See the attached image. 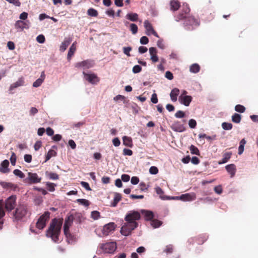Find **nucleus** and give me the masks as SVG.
Wrapping results in <instances>:
<instances>
[{
    "label": "nucleus",
    "instance_id": "1",
    "mask_svg": "<svg viewBox=\"0 0 258 258\" xmlns=\"http://www.w3.org/2000/svg\"><path fill=\"white\" fill-rule=\"evenodd\" d=\"M190 9L188 4L184 3L179 13L175 17V21L179 22L184 20L183 26L185 29L192 30L195 27L199 26L200 21L192 16H189Z\"/></svg>",
    "mask_w": 258,
    "mask_h": 258
},
{
    "label": "nucleus",
    "instance_id": "2",
    "mask_svg": "<svg viewBox=\"0 0 258 258\" xmlns=\"http://www.w3.org/2000/svg\"><path fill=\"white\" fill-rule=\"evenodd\" d=\"M141 218L140 213L136 211H130L124 218L126 223L123 225L120 230L121 233L124 236L129 235L132 231L138 226L137 222Z\"/></svg>",
    "mask_w": 258,
    "mask_h": 258
},
{
    "label": "nucleus",
    "instance_id": "3",
    "mask_svg": "<svg viewBox=\"0 0 258 258\" xmlns=\"http://www.w3.org/2000/svg\"><path fill=\"white\" fill-rule=\"evenodd\" d=\"M62 224V219L54 218L52 220L49 228L46 231V236L50 237L55 242L59 241V236Z\"/></svg>",
    "mask_w": 258,
    "mask_h": 258
},
{
    "label": "nucleus",
    "instance_id": "4",
    "mask_svg": "<svg viewBox=\"0 0 258 258\" xmlns=\"http://www.w3.org/2000/svg\"><path fill=\"white\" fill-rule=\"evenodd\" d=\"M29 213L28 206L23 203H19L11 213V217L13 222H18L22 220Z\"/></svg>",
    "mask_w": 258,
    "mask_h": 258
},
{
    "label": "nucleus",
    "instance_id": "5",
    "mask_svg": "<svg viewBox=\"0 0 258 258\" xmlns=\"http://www.w3.org/2000/svg\"><path fill=\"white\" fill-rule=\"evenodd\" d=\"M17 196L16 195H12L8 198L5 203V208L7 211L12 212L15 208L17 206L16 205Z\"/></svg>",
    "mask_w": 258,
    "mask_h": 258
},
{
    "label": "nucleus",
    "instance_id": "6",
    "mask_svg": "<svg viewBox=\"0 0 258 258\" xmlns=\"http://www.w3.org/2000/svg\"><path fill=\"white\" fill-rule=\"evenodd\" d=\"M50 213L48 211L45 212L38 219L36 224V227L40 229H43L46 226V223L50 218Z\"/></svg>",
    "mask_w": 258,
    "mask_h": 258
},
{
    "label": "nucleus",
    "instance_id": "7",
    "mask_svg": "<svg viewBox=\"0 0 258 258\" xmlns=\"http://www.w3.org/2000/svg\"><path fill=\"white\" fill-rule=\"evenodd\" d=\"M100 248L105 253H112L116 249L115 242H109L100 245Z\"/></svg>",
    "mask_w": 258,
    "mask_h": 258
},
{
    "label": "nucleus",
    "instance_id": "8",
    "mask_svg": "<svg viewBox=\"0 0 258 258\" xmlns=\"http://www.w3.org/2000/svg\"><path fill=\"white\" fill-rule=\"evenodd\" d=\"M41 178L39 177L35 173L28 172V177L26 178L24 181L29 184L37 183L40 182Z\"/></svg>",
    "mask_w": 258,
    "mask_h": 258
},
{
    "label": "nucleus",
    "instance_id": "9",
    "mask_svg": "<svg viewBox=\"0 0 258 258\" xmlns=\"http://www.w3.org/2000/svg\"><path fill=\"white\" fill-rule=\"evenodd\" d=\"M94 66L93 60L87 59L75 64V67L77 68H83L84 70L92 68Z\"/></svg>",
    "mask_w": 258,
    "mask_h": 258
},
{
    "label": "nucleus",
    "instance_id": "10",
    "mask_svg": "<svg viewBox=\"0 0 258 258\" xmlns=\"http://www.w3.org/2000/svg\"><path fill=\"white\" fill-rule=\"evenodd\" d=\"M144 24L146 30L147 35H150L151 34H153L155 37H159L157 33L154 30L152 24L149 22L148 20L145 21Z\"/></svg>",
    "mask_w": 258,
    "mask_h": 258
},
{
    "label": "nucleus",
    "instance_id": "11",
    "mask_svg": "<svg viewBox=\"0 0 258 258\" xmlns=\"http://www.w3.org/2000/svg\"><path fill=\"white\" fill-rule=\"evenodd\" d=\"M83 74L85 79L91 84H95L99 81V79L95 74H89L84 72H83Z\"/></svg>",
    "mask_w": 258,
    "mask_h": 258
},
{
    "label": "nucleus",
    "instance_id": "12",
    "mask_svg": "<svg viewBox=\"0 0 258 258\" xmlns=\"http://www.w3.org/2000/svg\"><path fill=\"white\" fill-rule=\"evenodd\" d=\"M74 219V217L73 215H71L68 216L65 219V222L63 226V232L64 235H68V231H69L70 227L71 226L73 223Z\"/></svg>",
    "mask_w": 258,
    "mask_h": 258
},
{
    "label": "nucleus",
    "instance_id": "13",
    "mask_svg": "<svg viewBox=\"0 0 258 258\" xmlns=\"http://www.w3.org/2000/svg\"><path fill=\"white\" fill-rule=\"evenodd\" d=\"M115 228V225L114 223H109L104 226L102 231L104 235H108L110 232L114 230Z\"/></svg>",
    "mask_w": 258,
    "mask_h": 258
},
{
    "label": "nucleus",
    "instance_id": "14",
    "mask_svg": "<svg viewBox=\"0 0 258 258\" xmlns=\"http://www.w3.org/2000/svg\"><path fill=\"white\" fill-rule=\"evenodd\" d=\"M192 97L191 96H183L180 95L179 97V101L181 104H183L186 106H188L190 103L191 102Z\"/></svg>",
    "mask_w": 258,
    "mask_h": 258
},
{
    "label": "nucleus",
    "instance_id": "15",
    "mask_svg": "<svg viewBox=\"0 0 258 258\" xmlns=\"http://www.w3.org/2000/svg\"><path fill=\"white\" fill-rule=\"evenodd\" d=\"M150 54L151 55V60L153 62H156L158 61V57L157 55V50L155 47H150L149 49Z\"/></svg>",
    "mask_w": 258,
    "mask_h": 258
},
{
    "label": "nucleus",
    "instance_id": "16",
    "mask_svg": "<svg viewBox=\"0 0 258 258\" xmlns=\"http://www.w3.org/2000/svg\"><path fill=\"white\" fill-rule=\"evenodd\" d=\"M72 41V38L71 37H66L63 41L61 43L60 46V50L62 52L64 51Z\"/></svg>",
    "mask_w": 258,
    "mask_h": 258
},
{
    "label": "nucleus",
    "instance_id": "17",
    "mask_svg": "<svg viewBox=\"0 0 258 258\" xmlns=\"http://www.w3.org/2000/svg\"><path fill=\"white\" fill-rule=\"evenodd\" d=\"M170 10L176 11L179 9L180 7V3L177 0H171L170 2Z\"/></svg>",
    "mask_w": 258,
    "mask_h": 258
},
{
    "label": "nucleus",
    "instance_id": "18",
    "mask_svg": "<svg viewBox=\"0 0 258 258\" xmlns=\"http://www.w3.org/2000/svg\"><path fill=\"white\" fill-rule=\"evenodd\" d=\"M227 171L231 175V177H233L236 172V166L234 164H229L225 167Z\"/></svg>",
    "mask_w": 258,
    "mask_h": 258
},
{
    "label": "nucleus",
    "instance_id": "19",
    "mask_svg": "<svg viewBox=\"0 0 258 258\" xmlns=\"http://www.w3.org/2000/svg\"><path fill=\"white\" fill-rule=\"evenodd\" d=\"M24 84V81L23 78H20L15 83L12 84L10 87V91H12L15 88L18 87L23 86Z\"/></svg>",
    "mask_w": 258,
    "mask_h": 258
},
{
    "label": "nucleus",
    "instance_id": "20",
    "mask_svg": "<svg viewBox=\"0 0 258 258\" xmlns=\"http://www.w3.org/2000/svg\"><path fill=\"white\" fill-rule=\"evenodd\" d=\"M9 165V162L8 160H4L1 163L2 167L0 168V171L3 173H8L10 171L8 166Z\"/></svg>",
    "mask_w": 258,
    "mask_h": 258
},
{
    "label": "nucleus",
    "instance_id": "21",
    "mask_svg": "<svg viewBox=\"0 0 258 258\" xmlns=\"http://www.w3.org/2000/svg\"><path fill=\"white\" fill-rule=\"evenodd\" d=\"M179 90L177 88H175L171 90L170 96L172 101L175 102L177 100V97L179 94Z\"/></svg>",
    "mask_w": 258,
    "mask_h": 258
},
{
    "label": "nucleus",
    "instance_id": "22",
    "mask_svg": "<svg viewBox=\"0 0 258 258\" xmlns=\"http://www.w3.org/2000/svg\"><path fill=\"white\" fill-rule=\"evenodd\" d=\"M121 195L119 193H114V197L113 202L111 203L110 206L115 207L118 203L121 200Z\"/></svg>",
    "mask_w": 258,
    "mask_h": 258
},
{
    "label": "nucleus",
    "instance_id": "23",
    "mask_svg": "<svg viewBox=\"0 0 258 258\" xmlns=\"http://www.w3.org/2000/svg\"><path fill=\"white\" fill-rule=\"evenodd\" d=\"M76 42H74L70 47L67 56V58L70 60L76 50Z\"/></svg>",
    "mask_w": 258,
    "mask_h": 258
},
{
    "label": "nucleus",
    "instance_id": "24",
    "mask_svg": "<svg viewBox=\"0 0 258 258\" xmlns=\"http://www.w3.org/2000/svg\"><path fill=\"white\" fill-rule=\"evenodd\" d=\"M142 213L144 214L145 219L147 221H151L154 217V214L152 212L146 210H142Z\"/></svg>",
    "mask_w": 258,
    "mask_h": 258
},
{
    "label": "nucleus",
    "instance_id": "25",
    "mask_svg": "<svg viewBox=\"0 0 258 258\" xmlns=\"http://www.w3.org/2000/svg\"><path fill=\"white\" fill-rule=\"evenodd\" d=\"M180 199L183 201H192L196 199V196L195 194L190 195L189 194H186L182 195L180 196Z\"/></svg>",
    "mask_w": 258,
    "mask_h": 258
},
{
    "label": "nucleus",
    "instance_id": "26",
    "mask_svg": "<svg viewBox=\"0 0 258 258\" xmlns=\"http://www.w3.org/2000/svg\"><path fill=\"white\" fill-rule=\"evenodd\" d=\"M232 155L231 152H226L223 154V158L221 161H219L218 163L219 164H222L226 163L229 159L231 158Z\"/></svg>",
    "mask_w": 258,
    "mask_h": 258
},
{
    "label": "nucleus",
    "instance_id": "27",
    "mask_svg": "<svg viewBox=\"0 0 258 258\" xmlns=\"http://www.w3.org/2000/svg\"><path fill=\"white\" fill-rule=\"evenodd\" d=\"M123 140V144L127 147H132L133 146V142L132 139L131 137L124 136L122 138Z\"/></svg>",
    "mask_w": 258,
    "mask_h": 258
},
{
    "label": "nucleus",
    "instance_id": "28",
    "mask_svg": "<svg viewBox=\"0 0 258 258\" xmlns=\"http://www.w3.org/2000/svg\"><path fill=\"white\" fill-rule=\"evenodd\" d=\"M126 18L133 22H136L138 20V15L137 13H128L126 15Z\"/></svg>",
    "mask_w": 258,
    "mask_h": 258
},
{
    "label": "nucleus",
    "instance_id": "29",
    "mask_svg": "<svg viewBox=\"0 0 258 258\" xmlns=\"http://www.w3.org/2000/svg\"><path fill=\"white\" fill-rule=\"evenodd\" d=\"M173 126L172 128L176 132H182L185 130L184 126L182 124H179L178 122L175 123Z\"/></svg>",
    "mask_w": 258,
    "mask_h": 258
},
{
    "label": "nucleus",
    "instance_id": "30",
    "mask_svg": "<svg viewBox=\"0 0 258 258\" xmlns=\"http://www.w3.org/2000/svg\"><path fill=\"white\" fill-rule=\"evenodd\" d=\"M200 70V66L198 63H194L190 66L189 71L192 73H197Z\"/></svg>",
    "mask_w": 258,
    "mask_h": 258
},
{
    "label": "nucleus",
    "instance_id": "31",
    "mask_svg": "<svg viewBox=\"0 0 258 258\" xmlns=\"http://www.w3.org/2000/svg\"><path fill=\"white\" fill-rule=\"evenodd\" d=\"M45 174L50 179L57 180L59 178V175L56 173L46 171Z\"/></svg>",
    "mask_w": 258,
    "mask_h": 258
},
{
    "label": "nucleus",
    "instance_id": "32",
    "mask_svg": "<svg viewBox=\"0 0 258 258\" xmlns=\"http://www.w3.org/2000/svg\"><path fill=\"white\" fill-rule=\"evenodd\" d=\"M232 121L236 123H239L241 120V115L239 114L235 113L231 117Z\"/></svg>",
    "mask_w": 258,
    "mask_h": 258
},
{
    "label": "nucleus",
    "instance_id": "33",
    "mask_svg": "<svg viewBox=\"0 0 258 258\" xmlns=\"http://www.w3.org/2000/svg\"><path fill=\"white\" fill-rule=\"evenodd\" d=\"M56 152L53 150H49L45 157V162L48 161L52 157L56 155Z\"/></svg>",
    "mask_w": 258,
    "mask_h": 258
},
{
    "label": "nucleus",
    "instance_id": "34",
    "mask_svg": "<svg viewBox=\"0 0 258 258\" xmlns=\"http://www.w3.org/2000/svg\"><path fill=\"white\" fill-rule=\"evenodd\" d=\"M246 144V141L244 139H242L239 143V146L238 148V154L241 155L244 151V145Z\"/></svg>",
    "mask_w": 258,
    "mask_h": 258
},
{
    "label": "nucleus",
    "instance_id": "35",
    "mask_svg": "<svg viewBox=\"0 0 258 258\" xmlns=\"http://www.w3.org/2000/svg\"><path fill=\"white\" fill-rule=\"evenodd\" d=\"M25 22L21 20H18L16 22L15 26L16 28H21L22 29H23L24 28H26L25 27Z\"/></svg>",
    "mask_w": 258,
    "mask_h": 258
},
{
    "label": "nucleus",
    "instance_id": "36",
    "mask_svg": "<svg viewBox=\"0 0 258 258\" xmlns=\"http://www.w3.org/2000/svg\"><path fill=\"white\" fill-rule=\"evenodd\" d=\"M78 203L84 205L85 207H88L90 205V202L88 200L84 199H79L77 200Z\"/></svg>",
    "mask_w": 258,
    "mask_h": 258
},
{
    "label": "nucleus",
    "instance_id": "37",
    "mask_svg": "<svg viewBox=\"0 0 258 258\" xmlns=\"http://www.w3.org/2000/svg\"><path fill=\"white\" fill-rule=\"evenodd\" d=\"M87 14L91 17H97L98 15V12L93 9V8H90L87 11Z\"/></svg>",
    "mask_w": 258,
    "mask_h": 258
},
{
    "label": "nucleus",
    "instance_id": "38",
    "mask_svg": "<svg viewBox=\"0 0 258 258\" xmlns=\"http://www.w3.org/2000/svg\"><path fill=\"white\" fill-rule=\"evenodd\" d=\"M190 153L192 154H196L197 155H200V151L197 147L194 145H191L189 147Z\"/></svg>",
    "mask_w": 258,
    "mask_h": 258
},
{
    "label": "nucleus",
    "instance_id": "39",
    "mask_svg": "<svg viewBox=\"0 0 258 258\" xmlns=\"http://www.w3.org/2000/svg\"><path fill=\"white\" fill-rule=\"evenodd\" d=\"M161 224L162 222L157 219H153L151 221V224L154 228L159 227Z\"/></svg>",
    "mask_w": 258,
    "mask_h": 258
},
{
    "label": "nucleus",
    "instance_id": "40",
    "mask_svg": "<svg viewBox=\"0 0 258 258\" xmlns=\"http://www.w3.org/2000/svg\"><path fill=\"white\" fill-rule=\"evenodd\" d=\"M222 127L224 130H230L232 128L233 125L231 123L224 122L222 123Z\"/></svg>",
    "mask_w": 258,
    "mask_h": 258
},
{
    "label": "nucleus",
    "instance_id": "41",
    "mask_svg": "<svg viewBox=\"0 0 258 258\" xmlns=\"http://www.w3.org/2000/svg\"><path fill=\"white\" fill-rule=\"evenodd\" d=\"M235 110L238 112L243 113L245 110V108L244 106L238 104L235 106Z\"/></svg>",
    "mask_w": 258,
    "mask_h": 258
},
{
    "label": "nucleus",
    "instance_id": "42",
    "mask_svg": "<svg viewBox=\"0 0 258 258\" xmlns=\"http://www.w3.org/2000/svg\"><path fill=\"white\" fill-rule=\"evenodd\" d=\"M56 185L53 183H51V182H47L46 183L47 189L49 191H51V192L55 190V187L56 186Z\"/></svg>",
    "mask_w": 258,
    "mask_h": 258
},
{
    "label": "nucleus",
    "instance_id": "43",
    "mask_svg": "<svg viewBox=\"0 0 258 258\" xmlns=\"http://www.w3.org/2000/svg\"><path fill=\"white\" fill-rule=\"evenodd\" d=\"M91 218L94 220H97L100 217V213L97 211H93L91 212Z\"/></svg>",
    "mask_w": 258,
    "mask_h": 258
},
{
    "label": "nucleus",
    "instance_id": "44",
    "mask_svg": "<svg viewBox=\"0 0 258 258\" xmlns=\"http://www.w3.org/2000/svg\"><path fill=\"white\" fill-rule=\"evenodd\" d=\"M13 173L17 176H19L21 178H23L25 177V174L20 170L15 169L13 171Z\"/></svg>",
    "mask_w": 258,
    "mask_h": 258
},
{
    "label": "nucleus",
    "instance_id": "45",
    "mask_svg": "<svg viewBox=\"0 0 258 258\" xmlns=\"http://www.w3.org/2000/svg\"><path fill=\"white\" fill-rule=\"evenodd\" d=\"M138 26L136 24L132 23L130 25V30L133 34H136L138 32Z\"/></svg>",
    "mask_w": 258,
    "mask_h": 258
},
{
    "label": "nucleus",
    "instance_id": "46",
    "mask_svg": "<svg viewBox=\"0 0 258 258\" xmlns=\"http://www.w3.org/2000/svg\"><path fill=\"white\" fill-rule=\"evenodd\" d=\"M17 159V156L15 153L13 152L12 153L11 157L10 158V161L12 165L14 166L16 164Z\"/></svg>",
    "mask_w": 258,
    "mask_h": 258
},
{
    "label": "nucleus",
    "instance_id": "47",
    "mask_svg": "<svg viewBox=\"0 0 258 258\" xmlns=\"http://www.w3.org/2000/svg\"><path fill=\"white\" fill-rule=\"evenodd\" d=\"M43 82L42 79L38 78L33 83V86L34 87H38L42 84Z\"/></svg>",
    "mask_w": 258,
    "mask_h": 258
},
{
    "label": "nucleus",
    "instance_id": "48",
    "mask_svg": "<svg viewBox=\"0 0 258 258\" xmlns=\"http://www.w3.org/2000/svg\"><path fill=\"white\" fill-rule=\"evenodd\" d=\"M132 50V48L131 47H124L123 48V53L127 55L128 56H130L131 54L130 52Z\"/></svg>",
    "mask_w": 258,
    "mask_h": 258
},
{
    "label": "nucleus",
    "instance_id": "49",
    "mask_svg": "<svg viewBox=\"0 0 258 258\" xmlns=\"http://www.w3.org/2000/svg\"><path fill=\"white\" fill-rule=\"evenodd\" d=\"M175 116L176 118H182L185 116V113L181 110L177 111L175 114Z\"/></svg>",
    "mask_w": 258,
    "mask_h": 258
},
{
    "label": "nucleus",
    "instance_id": "50",
    "mask_svg": "<svg viewBox=\"0 0 258 258\" xmlns=\"http://www.w3.org/2000/svg\"><path fill=\"white\" fill-rule=\"evenodd\" d=\"M149 172L152 174H156L158 172V169L155 166H151L149 169Z\"/></svg>",
    "mask_w": 258,
    "mask_h": 258
},
{
    "label": "nucleus",
    "instance_id": "51",
    "mask_svg": "<svg viewBox=\"0 0 258 258\" xmlns=\"http://www.w3.org/2000/svg\"><path fill=\"white\" fill-rule=\"evenodd\" d=\"M36 40L40 43H43L45 42V38L44 35H39L37 37Z\"/></svg>",
    "mask_w": 258,
    "mask_h": 258
},
{
    "label": "nucleus",
    "instance_id": "52",
    "mask_svg": "<svg viewBox=\"0 0 258 258\" xmlns=\"http://www.w3.org/2000/svg\"><path fill=\"white\" fill-rule=\"evenodd\" d=\"M188 124L190 128H194L197 125V122L195 119H191L189 120Z\"/></svg>",
    "mask_w": 258,
    "mask_h": 258
},
{
    "label": "nucleus",
    "instance_id": "53",
    "mask_svg": "<svg viewBox=\"0 0 258 258\" xmlns=\"http://www.w3.org/2000/svg\"><path fill=\"white\" fill-rule=\"evenodd\" d=\"M142 71V67L139 65H136L133 68V72L136 74L140 73Z\"/></svg>",
    "mask_w": 258,
    "mask_h": 258
},
{
    "label": "nucleus",
    "instance_id": "54",
    "mask_svg": "<svg viewBox=\"0 0 258 258\" xmlns=\"http://www.w3.org/2000/svg\"><path fill=\"white\" fill-rule=\"evenodd\" d=\"M81 184L86 190H91V188H90L88 183H87L86 182H85V181H82L81 182Z\"/></svg>",
    "mask_w": 258,
    "mask_h": 258
},
{
    "label": "nucleus",
    "instance_id": "55",
    "mask_svg": "<svg viewBox=\"0 0 258 258\" xmlns=\"http://www.w3.org/2000/svg\"><path fill=\"white\" fill-rule=\"evenodd\" d=\"M149 42V39L146 36H143L140 39V43L142 44H147Z\"/></svg>",
    "mask_w": 258,
    "mask_h": 258
},
{
    "label": "nucleus",
    "instance_id": "56",
    "mask_svg": "<svg viewBox=\"0 0 258 258\" xmlns=\"http://www.w3.org/2000/svg\"><path fill=\"white\" fill-rule=\"evenodd\" d=\"M151 100V102L154 104H156L158 102L157 95L156 93H154L152 95Z\"/></svg>",
    "mask_w": 258,
    "mask_h": 258
},
{
    "label": "nucleus",
    "instance_id": "57",
    "mask_svg": "<svg viewBox=\"0 0 258 258\" xmlns=\"http://www.w3.org/2000/svg\"><path fill=\"white\" fill-rule=\"evenodd\" d=\"M131 181L133 184H137L139 182V178L137 176H133L132 177Z\"/></svg>",
    "mask_w": 258,
    "mask_h": 258
},
{
    "label": "nucleus",
    "instance_id": "58",
    "mask_svg": "<svg viewBox=\"0 0 258 258\" xmlns=\"http://www.w3.org/2000/svg\"><path fill=\"white\" fill-rule=\"evenodd\" d=\"M214 191L218 194H221L222 192V188L221 185H218L214 187Z\"/></svg>",
    "mask_w": 258,
    "mask_h": 258
},
{
    "label": "nucleus",
    "instance_id": "59",
    "mask_svg": "<svg viewBox=\"0 0 258 258\" xmlns=\"http://www.w3.org/2000/svg\"><path fill=\"white\" fill-rule=\"evenodd\" d=\"M164 251L167 253H171L173 252V247L171 245L166 246Z\"/></svg>",
    "mask_w": 258,
    "mask_h": 258
},
{
    "label": "nucleus",
    "instance_id": "60",
    "mask_svg": "<svg viewBox=\"0 0 258 258\" xmlns=\"http://www.w3.org/2000/svg\"><path fill=\"white\" fill-rule=\"evenodd\" d=\"M123 153L124 155L131 156L133 155V151L128 149H124L123 150Z\"/></svg>",
    "mask_w": 258,
    "mask_h": 258
},
{
    "label": "nucleus",
    "instance_id": "61",
    "mask_svg": "<svg viewBox=\"0 0 258 258\" xmlns=\"http://www.w3.org/2000/svg\"><path fill=\"white\" fill-rule=\"evenodd\" d=\"M121 180L124 182H127L130 180V176L128 174H122L121 175Z\"/></svg>",
    "mask_w": 258,
    "mask_h": 258
},
{
    "label": "nucleus",
    "instance_id": "62",
    "mask_svg": "<svg viewBox=\"0 0 258 258\" xmlns=\"http://www.w3.org/2000/svg\"><path fill=\"white\" fill-rule=\"evenodd\" d=\"M165 77L170 80H171L173 79V75L172 74V73L171 72H170V71H167L166 73H165Z\"/></svg>",
    "mask_w": 258,
    "mask_h": 258
},
{
    "label": "nucleus",
    "instance_id": "63",
    "mask_svg": "<svg viewBox=\"0 0 258 258\" xmlns=\"http://www.w3.org/2000/svg\"><path fill=\"white\" fill-rule=\"evenodd\" d=\"M112 143H113V145L115 147H118L120 144V140H119V139L118 138H115L113 139L112 140Z\"/></svg>",
    "mask_w": 258,
    "mask_h": 258
},
{
    "label": "nucleus",
    "instance_id": "64",
    "mask_svg": "<svg viewBox=\"0 0 258 258\" xmlns=\"http://www.w3.org/2000/svg\"><path fill=\"white\" fill-rule=\"evenodd\" d=\"M42 143L40 141H37L34 145V149L38 151L41 147Z\"/></svg>",
    "mask_w": 258,
    "mask_h": 258
}]
</instances>
